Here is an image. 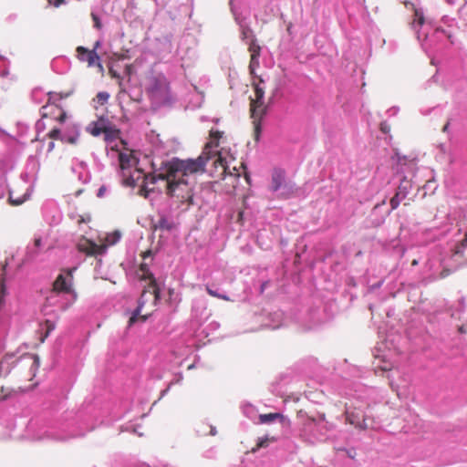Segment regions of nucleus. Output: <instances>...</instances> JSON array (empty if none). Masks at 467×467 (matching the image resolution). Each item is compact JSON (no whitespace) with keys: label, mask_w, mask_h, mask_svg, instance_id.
Returning <instances> with one entry per match:
<instances>
[{"label":"nucleus","mask_w":467,"mask_h":467,"mask_svg":"<svg viewBox=\"0 0 467 467\" xmlns=\"http://www.w3.org/2000/svg\"><path fill=\"white\" fill-rule=\"evenodd\" d=\"M118 154V161L119 163V168L121 171V176L123 178V183L126 186L134 187L136 186L137 179L134 177V174L130 172V168L135 163V160L131 154L122 152L119 149V151H113Z\"/></svg>","instance_id":"10"},{"label":"nucleus","mask_w":467,"mask_h":467,"mask_svg":"<svg viewBox=\"0 0 467 467\" xmlns=\"http://www.w3.org/2000/svg\"><path fill=\"white\" fill-rule=\"evenodd\" d=\"M207 293L214 297L221 298L223 300H230L227 295L223 292H221L220 288L216 287L215 285H206Z\"/></svg>","instance_id":"31"},{"label":"nucleus","mask_w":467,"mask_h":467,"mask_svg":"<svg viewBox=\"0 0 467 467\" xmlns=\"http://www.w3.org/2000/svg\"><path fill=\"white\" fill-rule=\"evenodd\" d=\"M71 171L77 175L78 181L82 183L86 184L90 182L91 173L87 162L78 159H74L72 161Z\"/></svg>","instance_id":"17"},{"label":"nucleus","mask_w":467,"mask_h":467,"mask_svg":"<svg viewBox=\"0 0 467 467\" xmlns=\"http://www.w3.org/2000/svg\"><path fill=\"white\" fill-rule=\"evenodd\" d=\"M92 403H84L75 410L45 412L31 419L26 426L28 435L34 440L51 439L67 441L84 436L102 423Z\"/></svg>","instance_id":"1"},{"label":"nucleus","mask_w":467,"mask_h":467,"mask_svg":"<svg viewBox=\"0 0 467 467\" xmlns=\"http://www.w3.org/2000/svg\"><path fill=\"white\" fill-rule=\"evenodd\" d=\"M108 192H109V188H108V186H106V185H101V186L98 189L96 195H97V197H98V198H103V197H105V196L107 195V193H108Z\"/></svg>","instance_id":"38"},{"label":"nucleus","mask_w":467,"mask_h":467,"mask_svg":"<svg viewBox=\"0 0 467 467\" xmlns=\"http://www.w3.org/2000/svg\"><path fill=\"white\" fill-rule=\"evenodd\" d=\"M104 140L107 144L106 150L107 154L109 155L110 151H119V144L117 140L119 139L120 130L118 129L114 124L108 120L107 125L103 131Z\"/></svg>","instance_id":"13"},{"label":"nucleus","mask_w":467,"mask_h":467,"mask_svg":"<svg viewBox=\"0 0 467 467\" xmlns=\"http://www.w3.org/2000/svg\"><path fill=\"white\" fill-rule=\"evenodd\" d=\"M109 119L105 117H99L97 121H92L87 127V131L91 135L98 137L103 133L104 129L107 125Z\"/></svg>","instance_id":"25"},{"label":"nucleus","mask_w":467,"mask_h":467,"mask_svg":"<svg viewBox=\"0 0 467 467\" xmlns=\"http://www.w3.org/2000/svg\"><path fill=\"white\" fill-rule=\"evenodd\" d=\"M337 451H345L347 453V455L351 458V459H354L355 458V455H356V451H354V449H346V448H338L337 449Z\"/></svg>","instance_id":"40"},{"label":"nucleus","mask_w":467,"mask_h":467,"mask_svg":"<svg viewBox=\"0 0 467 467\" xmlns=\"http://www.w3.org/2000/svg\"><path fill=\"white\" fill-rule=\"evenodd\" d=\"M169 390H170V386L161 391V398L164 397L169 392Z\"/></svg>","instance_id":"58"},{"label":"nucleus","mask_w":467,"mask_h":467,"mask_svg":"<svg viewBox=\"0 0 467 467\" xmlns=\"http://www.w3.org/2000/svg\"><path fill=\"white\" fill-rule=\"evenodd\" d=\"M460 332L461 333H467V326H462L460 327Z\"/></svg>","instance_id":"59"},{"label":"nucleus","mask_w":467,"mask_h":467,"mask_svg":"<svg viewBox=\"0 0 467 467\" xmlns=\"http://www.w3.org/2000/svg\"><path fill=\"white\" fill-rule=\"evenodd\" d=\"M36 129H37V130H38V129H40V128H42V125H41L40 120H38V121L36 122Z\"/></svg>","instance_id":"64"},{"label":"nucleus","mask_w":467,"mask_h":467,"mask_svg":"<svg viewBox=\"0 0 467 467\" xmlns=\"http://www.w3.org/2000/svg\"><path fill=\"white\" fill-rule=\"evenodd\" d=\"M219 327L220 324L217 321H212L203 329V332L206 334V336H209L210 333L216 331L219 329Z\"/></svg>","instance_id":"35"},{"label":"nucleus","mask_w":467,"mask_h":467,"mask_svg":"<svg viewBox=\"0 0 467 467\" xmlns=\"http://www.w3.org/2000/svg\"><path fill=\"white\" fill-rule=\"evenodd\" d=\"M64 135L65 134H63L62 131L59 129H53L49 132L50 138H52V139H59L61 140H62V138L64 137Z\"/></svg>","instance_id":"37"},{"label":"nucleus","mask_w":467,"mask_h":467,"mask_svg":"<svg viewBox=\"0 0 467 467\" xmlns=\"http://www.w3.org/2000/svg\"><path fill=\"white\" fill-rule=\"evenodd\" d=\"M383 362V365L382 366H379L378 368L381 370V371H388L390 369V364L386 361L385 359L382 360Z\"/></svg>","instance_id":"46"},{"label":"nucleus","mask_w":467,"mask_h":467,"mask_svg":"<svg viewBox=\"0 0 467 467\" xmlns=\"http://www.w3.org/2000/svg\"><path fill=\"white\" fill-rule=\"evenodd\" d=\"M39 365H40V360H39V358L37 356H34L33 357V362H32V365H31V368L30 369L31 370H35V369H37L39 368Z\"/></svg>","instance_id":"41"},{"label":"nucleus","mask_w":467,"mask_h":467,"mask_svg":"<svg viewBox=\"0 0 467 467\" xmlns=\"http://www.w3.org/2000/svg\"><path fill=\"white\" fill-rule=\"evenodd\" d=\"M3 271L5 272V266H4ZM5 273L2 275V277L0 279V309L5 306L6 296H8V290L5 285Z\"/></svg>","instance_id":"29"},{"label":"nucleus","mask_w":467,"mask_h":467,"mask_svg":"<svg viewBox=\"0 0 467 467\" xmlns=\"http://www.w3.org/2000/svg\"><path fill=\"white\" fill-rule=\"evenodd\" d=\"M92 19H93V22H94V26L97 29H100L102 25H101L99 17L97 15L92 14Z\"/></svg>","instance_id":"42"},{"label":"nucleus","mask_w":467,"mask_h":467,"mask_svg":"<svg viewBox=\"0 0 467 467\" xmlns=\"http://www.w3.org/2000/svg\"><path fill=\"white\" fill-rule=\"evenodd\" d=\"M465 309V302H464V299L462 298L460 301H459V312H463Z\"/></svg>","instance_id":"52"},{"label":"nucleus","mask_w":467,"mask_h":467,"mask_svg":"<svg viewBox=\"0 0 467 467\" xmlns=\"http://www.w3.org/2000/svg\"><path fill=\"white\" fill-rule=\"evenodd\" d=\"M155 230L171 232L175 228V222L171 216L165 213H159V219L154 225Z\"/></svg>","instance_id":"22"},{"label":"nucleus","mask_w":467,"mask_h":467,"mask_svg":"<svg viewBox=\"0 0 467 467\" xmlns=\"http://www.w3.org/2000/svg\"><path fill=\"white\" fill-rule=\"evenodd\" d=\"M72 93L73 90H70L66 93L47 92V94H45L42 88H36L33 89L31 93V99L36 104H40L44 101V98L47 96V102L49 104H56L57 101L68 98Z\"/></svg>","instance_id":"14"},{"label":"nucleus","mask_w":467,"mask_h":467,"mask_svg":"<svg viewBox=\"0 0 467 467\" xmlns=\"http://www.w3.org/2000/svg\"><path fill=\"white\" fill-rule=\"evenodd\" d=\"M234 0H230V6H231V10L233 12L234 15H235V13L237 12L235 6H234Z\"/></svg>","instance_id":"56"},{"label":"nucleus","mask_w":467,"mask_h":467,"mask_svg":"<svg viewBox=\"0 0 467 467\" xmlns=\"http://www.w3.org/2000/svg\"><path fill=\"white\" fill-rule=\"evenodd\" d=\"M36 129H37V130H38V129H40V128H42V125H41L40 120H38V121L36 122Z\"/></svg>","instance_id":"63"},{"label":"nucleus","mask_w":467,"mask_h":467,"mask_svg":"<svg viewBox=\"0 0 467 467\" xmlns=\"http://www.w3.org/2000/svg\"><path fill=\"white\" fill-rule=\"evenodd\" d=\"M259 419H260L261 423L268 424V423L275 422L277 420H279L280 422H282L285 420V417L279 412H275V413L260 414Z\"/></svg>","instance_id":"30"},{"label":"nucleus","mask_w":467,"mask_h":467,"mask_svg":"<svg viewBox=\"0 0 467 467\" xmlns=\"http://www.w3.org/2000/svg\"><path fill=\"white\" fill-rule=\"evenodd\" d=\"M140 270L142 273L143 278L150 281V287L152 288L153 304L156 306L161 300V288L147 263L140 264Z\"/></svg>","instance_id":"15"},{"label":"nucleus","mask_w":467,"mask_h":467,"mask_svg":"<svg viewBox=\"0 0 467 467\" xmlns=\"http://www.w3.org/2000/svg\"><path fill=\"white\" fill-rule=\"evenodd\" d=\"M380 130L382 131V133L384 134H387L389 132L390 130V127L389 125L387 123V121H382L380 123Z\"/></svg>","instance_id":"43"},{"label":"nucleus","mask_w":467,"mask_h":467,"mask_svg":"<svg viewBox=\"0 0 467 467\" xmlns=\"http://www.w3.org/2000/svg\"><path fill=\"white\" fill-rule=\"evenodd\" d=\"M171 47H160V51L161 52H170L171 51Z\"/></svg>","instance_id":"57"},{"label":"nucleus","mask_w":467,"mask_h":467,"mask_svg":"<svg viewBox=\"0 0 467 467\" xmlns=\"http://www.w3.org/2000/svg\"><path fill=\"white\" fill-rule=\"evenodd\" d=\"M77 267L63 270L55 279L52 289L46 297V302L42 306L44 316L55 314V318H47L44 321L46 333L42 342L56 328L57 312H64L71 307L78 299V293L73 286V273Z\"/></svg>","instance_id":"2"},{"label":"nucleus","mask_w":467,"mask_h":467,"mask_svg":"<svg viewBox=\"0 0 467 467\" xmlns=\"http://www.w3.org/2000/svg\"><path fill=\"white\" fill-rule=\"evenodd\" d=\"M269 285H270L269 280L263 281L260 285L259 293L263 294L265 292V290L268 287Z\"/></svg>","instance_id":"44"},{"label":"nucleus","mask_w":467,"mask_h":467,"mask_svg":"<svg viewBox=\"0 0 467 467\" xmlns=\"http://www.w3.org/2000/svg\"><path fill=\"white\" fill-rule=\"evenodd\" d=\"M234 16L235 21L240 26L241 39L244 41L249 47L252 43H256L255 36L254 35V32L251 29V27L244 21V19L240 18V16L237 12Z\"/></svg>","instance_id":"19"},{"label":"nucleus","mask_w":467,"mask_h":467,"mask_svg":"<svg viewBox=\"0 0 467 467\" xmlns=\"http://www.w3.org/2000/svg\"><path fill=\"white\" fill-rule=\"evenodd\" d=\"M48 2L56 7L67 3L66 0H48Z\"/></svg>","instance_id":"49"},{"label":"nucleus","mask_w":467,"mask_h":467,"mask_svg":"<svg viewBox=\"0 0 467 467\" xmlns=\"http://www.w3.org/2000/svg\"><path fill=\"white\" fill-rule=\"evenodd\" d=\"M383 284V281H379V283H377L376 285H373V288H379Z\"/></svg>","instance_id":"61"},{"label":"nucleus","mask_w":467,"mask_h":467,"mask_svg":"<svg viewBox=\"0 0 467 467\" xmlns=\"http://www.w3.org/2000/svg\"><path fill=\"white\" fill-rule=\"evenodd\" d=\"M350 395H351V396H353V397H355V398H357V399H361V398H362V396H361V395L358 394V391H357V390H355V393L350 394Z\"/></svg>","instance_id":"60"},{"label":"nucleus","mask_w":467,"mask_h":467,"mask_svg":"<svg viewBox=\"0 0 467 467\" xmlns=\"http://www.w3.org/2000/svg\"><path fill=\"white\" fill-rule=\"evenodd\" d=\"M149 297L153 298L152 293L150 291L144 290L138 299V305L137 307L133 310L130 319H129V326H132L138 319V317L140 316L141 310L146 304V302L149 300Z\"/></svg>","instance_id":"21"},{"label":"nucleus","mask_w":467,"mask_h":467,"mask_svg":"<svg viewBox=\"0 0 467 467\" xmlns=\"http://www.w3.org/2000/svg\"><path fill=\"white\" fill-rule=\"evenodd\" d=\"M260 50V46L256 43H252L250 45L249 51L251 52V60L249 69L251 74H254L255 68L259 67Z\"/></svg>","instance_id":"26"},{"label":"nucleus","mask_w":467,"mask_h":467,"mask_svg":"<svg viewBox=\"0 0 467 467\" xmlns=\"http://www.w3.org/2000/svg\"><path fill=\"white\" fill-rule=\"evenodd\" d=\"M150 97L155 99V103L159 105H169L171 101V96L169 93V85L165 78H154L149 88Z\"/></svg>","instance_id":"11"},{"label":"nucleus","mask_w":467,"mask_h":467,"mask_svg":"<svg viewBox=\"0 0 467 467\" xmlns=\"http://www.w3.org/2000/svg\"><path fill=\"white\" fill-rule=\"evenodd\" d=\"M255 93H256V98L259 101H262L263 99H264V91L262 90V88H260L259 87H256L255 88Z\"/></svg>","instance_id":"47"},{"label":"nucleus","mask_w":467,"mask_h":467,"mask_svg":"<svg viewBox=\"0 0 467 467\" xmlns=\"http://www.w3.org/2000/svg\"><path fill=\"white\" fill-rule=\"evenodd\" d=\"M345 407V417L347 423L353 425L359 431H366L368 429L373 428V426L368 422V418L365 414L364 409L361 405L357 407L354 406L351 402L350 404L346 403Z\"/></svg>","instance_id":"9"},{"label":"nucleus","mask_w":467,"mask_h":467,"mask_svg":"<svg viewBox=\"0 0 467 467\" xmlns=\"http://www.w3.org/2000/svg\"><path fill=\"white\" fill-rule=\"evenodd\" d=\"M285 323V314L282 310L277 309L268 313L265 327L271 329H277L283 327Z\"/></svg>","instance_id":"20"},{"label":"nucleus","mask_w":467,"mask_h":467,"mask_svg":"<svg viewBox=\"0 0 467 467\" xmlns=\"http://www.w3.org/2000/svg\"><path fill=\"white\" fill-rule=\"evenodd\" d=\"M400 111V108L399 107H391L390 109H388V113L389 116H395L398 114V112Z\"/></svg>","instance_id":"48"},{"label":"nucleus","mask_w":467,"mask_h":467,"mask_svg":"<svg viewBox=\"0 0 467 467\" xmlns=\"http://www.w3.org/2000/svg\"><path fill=\"white\" fill-rule=\"evenodd\" d=\"M270 441H275V438L268 437L267 435L258 439L257 446L260 448L267 447Z\"/></svg>","instance_id":"36"},{"label":"nucleus","mask_w":467,"mask_h":467,"mask_svg":"<svg viewBox=\"0 0 467 467\" xmlns=\"http://www.w3.org/2000/svg\"><path fill=\"white\" fill-rule=\"evenodd\" d=\"M78 223L80 225L81 223H86L87 222H88L90 220V217L88 216L87 218H85L84 216H81V215H78Z\"/></svg>","instance_id":"50"},{"label":"nucleus","mask_w":467,"mask_h":467,"mask_svg":"<svg viewBox=\"0 0 467 467\" xmlns=\"http://www.w3.org/2000/svg\"><path fill=\"white\" fill-rule=\"evenodd\" d=\"M213 151H203L196 159L180 160L179 158H172L170 161H162L161 165L164 168L162 174L169 175H181L186 178L189 174L202 172L205 170L207 161L213 157Z\"/></svg>","instance_id":"5"},{"label":"nucleus","mask_w":467,"mask_h":467,"mask_svg":"<svg viewBox=\"0 0 467 467\" xmlns=\"http://www.w3.org/2000/svg\"><path fill=\"white\" fill-rule=\"evenodd\" d=\"M155 174L154 175H147L144 178V185L140 189V194L144 195L146 198H150V194L154 192L155 187H150V184L154 185L159 182L164 183V188L166 189L167 194L171 198H175L178 202H192V188L188 182L187 179L181 175H163L164 168L160 165V168L157 170L155 168V163L152 164Z\"/></svg>","instance_id":"3"},{"label":"nucleus","mask_w":467,"mask_h":467,"mask_svg":"<svg viewBox=\"0 0 467 467\" xmlns=\"http://www.w3.org/2000/svg\"><path fill=\"white\" fill-rule=\"evenodd\" d=\"M411 188L410 182L403 180L400 182V185L397 188V191L394 194V196L390 199L389 204H390V210L389 211V214L396 210L402 200H404Z\"/></svg>","instance_id":"16"},{"label":"nucleus","mask_w":467,"mask_h":467,"mask_svg":"<svg viewBox=\"0 0 467 467\" xmlns=\"http://www.w3.org/2000/svg\"><path fill=\"white\" fill-rule=\"evenodd\" d=\"M449 125H450V123H449V122H447V123L444 125V127H443V129H442V130H443L444 132H446V131L448 130V129H449Z\"/></svg>","instance_id":"62"},{"label":"nucleus","mask_w":467,"mask_h":467,"mask_svg":"<svg viewBox=\"0 0 467 467\" xmlns=\"http://www.w3.org/2000/svg\"><path fill=\"white\" fill-rule=\"evenodd\" d=\"M268 189L271 192L275 193L277 198L284 200L291 198L296 191V184L286 179L285 169L280 167H275L272 170Z\"/></svg>","instance_id":"8"},{"label":"nucleus","mask_w":467,"mask_h":467,"mask_svg":"<svg viewBox=\"0 0 467 467\" xmlns=\"http://www.w3.org/2000/svg\"><path fill=\"white\" fill-rule=\"evenodd\" d=\"M40 171L39 159L35 155L27 157L23 171L20 178L23 182L29 184L27 191L34 187L37 181L38 173Z\"/></svg>","instance_id":"12"},{"label":"nucleus","mask_w":467,"mask_h":467,"mask_svg":"<svg viewBox=\"0 0 467 467\" xmlns=\"http://www.w3.org/2000/svg\"><path fill=\"white\" fill-rule=\"evenodd\" d=\"M121 232L115 230L107 234L104 238V243L99 245L95 241L81 236L77 242V249L86 255H103L107 253L108 247L118 244L121 240Z\"/></svg>","instance_id":"7"},{"label":"nucleus","mask_w":467,"mask_h":467,"mask_svg":"<svg viewBox=\"0 0 467 467\" xmlns=\"http://www.w3.org/2000/svg\"><path fill=\"white\" fill-rule=\"evenodd\" d=\"M51 68L57 74H65L70 68V61L65 57H55L51 61Z\"/></svg>","instance_id":"24"},{"label":"nucleus","mask_w":467,"mask_h":467,"mask_svg":"<svg viewBox=\"0 0 467 467\" xmlns=\"http://www.w3.org/2000/svg\"><path fill=\"white\" fill-rule=\"evenodd\" d=\"M78 58L80 61H87L89 67L95 65L96 60H99V57L97 54L96 50H89L84 47H78L77 48Z\"/></svg>","instance_id":"23"},{"label":"nucleus","mask_w":467,"mask_h":467,"mask_svg":"<svg viewBox=\"0 0 467 467\" xmlns=\"http://www.w3.org/2000/svg\"><path fill=\"white\" fill-rule=\"evenodd\" d=\"M54 148H55V142L52 140H49L47 143V152L52 151Z\"/></svg>","instance_id":"53"},{"label":"nucleus","mask_w":467,"mask_h":467,"mask_svg":"<svg viewBox=\"0 0 467 467\" xmlns=\"http://www.w3.org/2000/svg\"><path fill=\"white\" fill-rule=\"evenodd\" d=\"M43 247V240L41 236H36L34 240V245L32 247H27L26 254V262L32 261L36 256L37 253Z\"/></svg>","instance_id":"27"},{"label":"nucleus","mask_w":467,"mask_h":467,"mask_svg":"<svg viewBox=\"0 0 467 467\" xmlns=\"http://www.w3.org/2000/svg\"><path fill=\"white\" fill-rule=\"evenodd\" d=\"M199 306H200V307H202V308H203V310H205V309H206V308H205V306H204V304H203L202 302H196V303H194V305L192 306V311H193V312H195V311H196V309H197V307H199Z\"/></svg>","instance_id":"51"},{"label":"nucleus","mask_w":467,"mask_h":467,"mask_svg":"<svg viewBox=\"0 0 467 467\" xmlns=\"http://www.w3.org/2000/svg\"><path fill=\"white\" fill-rule=\"evenodd\" d=\"M43 216L49 225H57L62 221V213L56 204L45 205L43 207Z\"/></svg>","instance_id":"18"},{"label":"nucleus","mask_w":467,"mask_h":467,"mask_svg":"<svg viewBox=\"0 0 467 467\" xmlns=\"http://www.w3.org/2000/svg\"><path fill=\"white\" fill-rule=\"evenodd\" d=\"M336 426L326 420L325 414H318L317 418L307 417L302 423L300 437L306 442L327 441L334 438Z\"/></svg>","instance_id":"4"},{"label":"nucleus","mask_w":467,"mask_h":467,"mask_svg":"<svg viewBox=\"0 0 467 467\" xmlns=\"http://www.w3.org/2000/svg\"><path fill=\"white\" fill-rule=\"evenodd\" d=\"M78 134L76 133L74 135H70V136H67V135H64V137L62 138V140H65V141H67L71 144H74L77 142L78 140Z\"/></svg>","instance_id":"39"},{"label":"nucleus","mask_w":467,"mask_h":467,"mask_svg":"<svg viewBox=\"0 0 467 467\" xmlns=\"http://www.w3.org/2000/svg\"><path fill=\"white\" fill-rule=\"evenodd\" d=\"M414 16L413 27L417 39L426 52L432 47H435L436 43L441 41L444 37L449 39L451 37V34L446 30L441 27L432 28L431 24L425 23L421 10L415 9Z\"/></svg>","instance_id":"6"},{"label":"nucleus","mask_w":467,"mask_h":467,"mask_svg":"<svg viewBox=\"0 0 467 467\" xmlns=\"http://www.w3.org/2000/svg\"><path fill=\"white\" fill-rule=\"evenodd\" d=\"M28 196H29V193L26 192L22 197L15 198L13 196V193L10 192L9 200L12 204L20 205L28 198Z\"/></svg>","instance_id":"34"},{"label":"nucleus","mask_w":467,"mask_h":467,"mask_svg":"<svg viewBox=\"0 0 467 467\" xmlns=\"http://www.w3.org/2000/svg\"><path fill=\"white\" fill-rule=\"evenodd\" d=\"M109 99V94L107 91H100L94 99V102L99 105H105Z\"/></svg>","instance_id":"33"},{"label":"nucleus","mask_w":467,"mask_h":467,"mask_svg":"<svg viewBox=\"0 0 467 467\" xmlns=\"http://www.w3.org/2000/svg\"><path fill=\"white\" fill-rule=\"evenodd\" d=\"M168 294H169V297H170V299H171V300H172V299H173V296H177V295L175 294V291H174V289H173V288H169V290H168Z\"/></svg>","instance_id":"54"},{"label":"nucleus","mask_w":467,"mask_h":467,"mask_svg":"<svg viewBox=\"0 0 467 467\" xmlns=\"http://www.w3.org/2000/svg\"><path fill=\"white\" fill-rule=\"evenodd\" d=\"M440 316L444 319L445 317H454L455 313L452 312L451 308H446L444 311H436L430 318V321L432 322L433 319L438 318Z\"/></svg>","instance_id":"32"},{"label":"nucleus","mask_w":467,"mask_h":467,"mask_svg":"<svg viewBox=\"0 0 467 467\" xmlns=\"http://www.w3.org/2000/svg\"><path fill=\"white\" fill-rule=\"evenodd\" d=\"M244 413L246 414L248 417L250 416V413H253L254 409L252 405H246L243 408Z\"/></svg>","instance_id":"45"},{"label":"nucleus","mask_w":467,"mask_h":467,"mask_svg":"<svg viewBox=\"0 0 467 467\" xmlns=\"http://www.w3.org/2000/svg\"><path fill=\"white\" fill-rule=\"evenodd\" d=\"M208 427L210 429L209 434L212 435V436L216 435V433H217L216 428L213 427V426H208Z\"/></svg>","instance_id":"55"},{"label":"nucleus","mask_w":467,"mask_h":467,"mask_svg":"<svg viewBox=\"0 0 467 467\" xmlns=\"http://www.w3.org/2000/svg\"><path fill=\"white\" fill-rule=\"evenodd\" d=\"M465 250H467V233L465 238L452 249L451 257L455 263L461 264L460 260L463 257Z\"/></svg>","instance_id":"28"}]
</instances>
